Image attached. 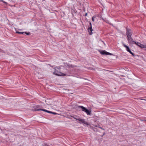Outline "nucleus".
I'll return each instance as SVG.
<instances>
[{"label": "nucleus", "instance_id": "nucleus-2", "mask_svg": "<svg viewBox=\"0 0 146 146\" xmlns=\"http://www.w3.org/2000/svg\"><path fill=\"white\" fill-rule=\"evenodd\" d=\"M53 74L58 76H66L65 74L59 72L56 69H55L54 71L53 72Z\"/></svg>", "mask_w": 146, "mask_h": 146}, {"label": "nucleus", "instance_id": "nucleus-3", "mask_svg": "<svg viewBox=\"0 0 146 146\" xmlns=\"http://www.w3.org/2000/svg\"><path fill=\"white\" fill-rule=\"evenodd\" d=\"M42 107L40 105H37L34 107L35 111H42L43 109H42Z\"/></svg>", "mask_w": 146, "mask_h": 146}, {"label": "nucleus", "instance_id": "nucleus-7", "mask_svg": "<svg viewBox=\"0 0 146 146\" xmlns=\"http://www.w3.org/2000/svg\"><path fill=\"white\" fill-rule=\"evenodd\" d=\"M74 119H76V120H78L79 121H80L82 123L84 124H86V125L88 124V123L86 121H85L84 119H81V118L77 119L74 117Z\"/></svg>", "mask_w": 146, "mask_h": 146}, {"label": "nucleus", "instance_id": "nucleus-11", "mask_svg": "<svg viewBox=\"0 0 146 146\" xmlns=\"http://www.w3.org/2000/svg\"><path fill=\"white\" fill-rule=\"evenodd\" d=\"M42 111H45V112H47V113H52V111H48L47 110H46L44 109H43V110H42Z\"/></svg>", "mask_w": 146, "mask_h": 146}, {"label": "nucleus", "instance_id": "nucleus-19", "mask_svg": "<svg viewBox=\"0 0 146 146\" xmlns=\"http://www.w3.org/2000/svg\"><path fill=\"white\" fill-rule=\"evenodd\" d=\"M1 1L3 2L4 3H7L5 1H4L3 0H1Z\"/></svg>", "mask_w": 146, "mask_h": 146}, {"label": "nucleus", "instance_id": "nucleus-9", "mask_svg": "<svg viewBox=\"0 0 146 146\" xmlns=\"http://www.w3.org/2000/svg\"><path fill=\"white\" fill-rule=\"evenodd\" d=\"M133 43L135 44L136 45H137L141 48H143V46H144L143 44H142L140 43L139 42H136L135 41Z\"/></svg>", "mask_w": 146, "mask_h": 146}, {"label": "nucleus", "instance_id": "nucleus-5", "mask_svg": "<svg viewBox=\"0 0 146 146\" xmlns=\"http://www.w3.org/2000/svg\"><path fill=\"white\" fill-rule=\"evenodd\" d=\"M123 45L126 48V50L129 52L133 56H134L135 55L130 50V49H129V47L127 46L125 44H123Z\"/></svg>", "mask_w": 146, "mask_h": 146}, {"label": "nucleus", "instance_id": "nucleus-18", "mask_svg": "<svg viewBox=\"0 0 146 146\" xmlns=\"http://www.w3.org/2000/svg\"><path fill=\"white\" fill-rule=\"evenodd\" d=\"M99 127L100 129H102V130H104V129L102 128L101 127Z\"/></svg>", "mask_w": 146, "mask_h": 146}, {"label": "nucleus", "instance_id": "nucleus-21", "mask_svg": "<svg viewBox=\"0 0 146 146\" xmlns=\"http://www.w3.org/2000/svg\"><path fill=\"white\" fill-rule=\"evenodd\" d=\"M1 49L0 48V52H1Z\"/></svg>", "mask_w": 146, "mask_h": 146}, {"label": "nucleus", "instance_id": "nucleus-22", "mask_svg": "<svg viewBox=\"0 0 146 146\" xmlns=\"http://www.w3.org/2000/svg\"><path fill=\"white\" fill-rule=\"evenodd\" d=\"M95 126L96 127H97V125L96 126Z\"/></svg>", "mask_w": 146, "mask_h": 146}, {"label": "nucleus", "instance_id": "nucleus-8", "mask_svg": "<svg viewBox=\"0 0 146 146\" xmlns=\"http://www.w3.org/2000/svg\"><path fill=\"white\" fill-rule=\"evenodd\" d=\"M90 27H89L88 29V31L89 32V34L90 35H92V24L91 22L90 23Z\"/></svg>", "mask_w": 146, "mask_h": 146}, {"label": "nucleus", "instance_id": "nucleus-10", "mask_svg": "<svg viewBox=\"0 0 146 146\" xmlns=\"http://www.w3.org/2000/svg\"><path fill=\"white\" fill-rule=\"evenodd\" d=\"M101 53L102 54H105L106 55H111V54L110 53L107 52L105 50H104L101 52Z\"/></svg>", "mask_w": 146, "mask_h": 146}, {"label": "nucleus", "instance_id": "nucleus-6", "mask_svg": "<svg viewBox=\"0 0 146 146\" xmlns=\"http://www.w3.org/2000/svg\"><path fill=\"white\" fill-rule=\"evenodd\" d=\"M127 40L129 44H132L135 41L131 37V36H127Z\"/></svg>", "mask_w": 146, "mask_h": 146}, {"label": "nucleus", "instance_id": "nucleus-17", "mask_svg": "<svg viewBox=\"0 0 146 146\" xmlns=\"http://www.w3.org/2000/svg\"><path fill=\"white\" fill-rule=\"evenodd\" d=\"M51 113L53 114L54 115H56V114H57V113L55 112H52V113Z\"/></svg>", "mask_w": 146, "mask_h": 146}, {"label": "nucleus", "instance_id": "nucleus-15", "mask_svg": "<svg viewBox=\"0 0 146 146\" xmlns=\"http://www.w3.org/2000/svg\"><path fill=\"white\" fill-rule=\"evenodd\" d=\"M143 48H145V50L146 51V45H144V46H143Z\"/></svg>", "mask_w": 146, "mask_h": 146}, {"label": "nucleus", "instance_id": "nucleus-4", "mask_svg": "<svg viewBox=\"0 0 146 146\" xmlns=\"http://www.w3.org/2000/svg\"><path fill=\"white\" fill-rule=\"evenodd\" d=\"M126 34L127 36H131L132 33L131 30L129 29L126 28Z\"/></svg>", "mask_w": 146, "mask_h": 146}, {"label": "nucleus", "instance_id": "nucleus-13", "mask_svg": "<svg viewBox=\"0 0 146 146\" xmlns=\"http://www.w3.org/2000/svg\"><path fill=\"white\" fill-rule=\"evenodd\" d=\"M67 66L69 68L71 67L73 68L74 67V66H72V65L68 64Z\"/></svg>", "mask_w": 146, "mask_h": 146}, {"label": "nucleus", "instance_id": "nucleus-24", "mask_svg": "<svg viewBox=\"0 0 146 146\" xmlns=\"http://www.w3.org/2000/svg\"><path fill=\"white\" fill-rule=\"evenodd\" d=\"M145 121H146V120Z\"/></svg>", "mask_w": 146, "mask_h": 146}, {"label": "nucleus", "instance_id": "nucleus-14", "mask_svg": "<svg viewBox=\"0 0 146 146\" xmlns=\"http://www.w3.org/2000/svg\"><path fill=\"white\" fill-rule=\"evenodd\" d=\"M16 33H18V34H24V32H19L18 31H16Z\"/></svg>", "mask_w": 146, "mask_h": 146}, {"label": "nucleus", "instance_id": "nucleus-23", "mask_svg": "<svg viewBox=\"0 0 146 146\" xmlns=\"http://www.w3.org/2000/svg\"><path fill=\"white\" fill-rule=\"evenodd\" d=\"M145 121H146V120Z\"/></svg>", "mask_w": 146, "mask_h": 146}, {"label": "nucleus", "instance_id": "nucleus-16", "mask_svg": "<svg viewBox=\"0 0 146 146\" xmlns=\"http://www.w3.org/2000/svg\"><path fill=\"white\" fill-rule=\"evenodd\" d=\"M24 33H25V34H26L27 35H29V33H27L26 32H24Z\"/></svg>", "mask_w": 146, "mask_h": 146}, {"label": "nucleus", "instance_id": "nucleus-20", "mask_svg": "<svg viewBox=\"0 0 146 146\" xmlns=\"http://www.w3.org/2000/svg\"><path fill=\"white\" fill-rule=\"evenodd\" d=\"M87 13H86L85 15V16H87Z\"/></svg>", "mask_w": 146, "mask_h": 146}, {"label": "nucleus", "instance_id": "nucleus-12", "mask_svg": "<svg viewBox=\"0 0 146 146\" xmlns=\"http://www.w3.org/2000/svg\"><path fill=\"white\" fill-rule=\"evenodd\" d=\"M96 16L95 15H94V16H93L92 17V21H93V22H94V19L95 18H96Z\"/></svg>", "mask_w": 146, "mask_h": 146}, {"label": "nucleus", "instance_id": "nucleus-1", "mask_svg": "<svg viewBox=\"0 0 146 146\" xmlns=\"http://www.w3.org/2000/svg\"><path fill=\"white\" fill-rule=\"evenodd\" d=\"M79 108H81L83 111L86 112L88 115H90L91 114V111L90 110L87 109L86 108L82 106H78Z\"/></svg>", "mask_w": 146, "mask_h": 146}]
</instances>
